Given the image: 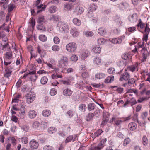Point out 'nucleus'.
Masks as SVG:
<instances>
[{"instance_id":"60","label":"nucleus","mask_w":150,"mask_h":150,"mask_svg":"<svg viewBox=\"0 0 150 150\" xmlns=\"http://www.w3.org/2000/svg\"><path fill=\"white\" fill-rule=\"evenodd\" d=\"M130 139L129 138L125 139L124 141V145H126L129 144L130 142Z\"/></svg>"},{"instance_id":"42","label":"nucleus","mask_w":150,"mask_h":150,"mask_svg":"<svg viewBox=\"0 0 150 150\" xmlns=\"http://www.w3.org/2000/svg\"><path fill=\"white\" fill-rule=\"evenodd\" d=\"M56 130V129L53 127H50L48 129V132L50 134H52L55 132Z\"/></svg>"},{"instance_id":"28","label":"nucleus","mask_w":150,"mask_h":150,"mask_svg":"<svg viewBox=\"0 0 150 150\" xmlns=\"http://www.w3.org/2000/svg\"><path fill=\"white\" fill-rule=\"evenodd\" d=\"M79 110L83 112L86 109V107L85 104H81L79 106Z\"/></svg>"},{"instance_id":"54","label":"nucleus","mask_w":150,"mask_h":150,"mask_svg":"<svg viewBox=\"0 0 150 150\" xmlns=\"http://www.w3.org/2000/svg\"><path fill=\"white\" fill-rule=\"evenodd\" d=\"M22 91L23 92L28 91H29L28 86L26 85H23L22 87Z\"/></svg>"},{"instance_id":"6","label":"nucleus","mask_w":150,"mask_h":150,"mask_svg":"<svg viewBox=\"0 0 150 150\" xmlns=\"http://www.w3.org/2000/svg\"><path fill=\"white\" fill-rule=\"evenodd\" d=\"M29 146L31 148L36 149L38 147V142L34 139L32 140L29 142Z\"/></svg>"},{"instance_id":"34","label":"nucleus","mask_w":150,"mask_h":150,"mask_svg":"<svg viewBox=\"0 0 150 150\" xmlns=\"http://www.w3.org/2000/svg\"><path fill=\"white\" fill-rule=\"evenodd\" d=\"M122 40L120 38H117L112 39L111 42L113 44L120 43L122 42Z\"/></svg>"},{"instance_id":"7","label":"nucleus","mask_w":150,"mask_h":150,"mask_svg":"<svg viewBox=\"0 0 150 150\" xmlns=\"http://www.w3.org/2000/svg\"><path fill=\"white\" fill-rule=\"evenodd\" d=\"M110 123H111L112 122H114V124L116 126H118L120 125V124L122 123L123 121L121 120H117L116 118L113 117L111 119L110 121Z\"/></svg>"},{"instance_id":"4","label":"nucleus","mask_w":150,"mask_h":150,"mask_svg":"<svg viewBox=\"0 0 150 150\" xmlns=\"http://www.w3.org/2000/svg\"><path fill=\"white\" fill-rule=\"evenodd\" d=\"M68 59L66 57H63L59 62L58 66L60 68H63L68 64Z\"/></svg>"},{"instance_id":"52","label":"nucleus","mask_w":150,"mask_h":150,"mask_svg":"<svg viewBox=\"0 0 150 150\" xmlns=\"http://www.w3.org/2000/svg\"><path fill=\"white\" fill-rule=\"evenodd\" d=\"M135 80L134 79L131 78L129 79L128 83L129 85L130 86L133 84L135 82Z\"/></svg>"},{"instance_id":"14","label":"nucleus","mask_w":150,"mask_h":150,"mask_svg":"<svg viewBox=\"0 0 150 150\" xmlns=\"http://www.w3.org/2000/svg\"><path fill=\"white\" fill-rule=\"evenodd\" d=\"M38 22L39 24H42L43 23H46L47 21L45 19L44 16L42 15L40 16L38 18Z\"/></svg>"},{"instance_id":"40","label":"nucleus","mask_w":150,"mask_h":150,"mask_svg":"<svg viewBox=\"0 0 150 150\" xmlns=\"http://www.w3.org/2000/svg\"><path fill=\"white\" fill-rule=\"evenodd\" d=\"M105 42V40L103 38H100L97 40L98 43L100 45L103 44Z\"/></svg>"},{"instance_id":"35","label":"nucleus","mask_w":150,"mask_h":150,"mask_svg":"<svg viewBox=\"0 0 150 150\" xmlns=\"http://www.w3.org/2000/svg\"><path fill=\"white\" fill-rule=\"evenodd\" d=\"M94 116V114L93 113H89L86 116V120L87 121H89L91 120L92 119L93 117Z\"/></svg>"},{"instance_id":"9","label":"nucleus","mask_w":150,"mask_h":150,"mask_svg":"<svg viewBox=\"0 0 150 150\" xmlns=\"http://www.w3.org/2000/svg\"><path fill=\"white\" fill-rule=\"evenodd\" d=\"M137 16L136 13H134L129 17V20L131 23L136 22L137 20Z\"/></svg>"},{"instance_id":"25","label":"nucleus","mask_w":150,"mask_h":150,"mask_svg":"<svg viewBox=\"0 0 150 150\" xmlns=\"http://www.w3.org/2000/svg\"><path fill=\"white\" fill-rule=\"evenodd\" d=\"M21 141L22 143L23 144H27L28 142V136L25 135L21 137Z\"/></svg>"},{"instance_id":"37","label":"nucleus","mask_w":150,"mask_h":150,"mask_svg":"<svg viewBox=\"0 0 150 150\" xmlns=\"http://www.w3.org/2000/svg\"><path fill=\"white\" fill-rule=\"evenodd\" d=\"M39 39L42 42H45L47 40V37L44 35H41L39 37Z\"/></svg>"},{"instance_id":"45","label":"nucleus","mask_w":150,"mask_h":150,"mask_svg":"<svg viewBox=\"0 0 150 150\" xmlns=\"http://www.w3.org/2000/svg\"><path fill=\"white\" fill-rule=\"evenodd\" d=\"M129 103H131V106H132L136 104L137 103V102L136 100L134 98H132L129 101Z\"/></svg>"},{"instance_id":"43","label":"nucleus","mask_w":150,"mask_h":150,"mask_svg":"<svg viewBox=\"0 0 150 150\" xmlns=\"http://www.w3.org/2000/svg\"><path fill=\"white\" fill-rule=\"evenodd\" d=\"M5 56L6 58L8 59H11L12 57V53L11 52H7L6 53Z\"/></svg>"},{"instance_id":"41","label":"nucleus","mask_w":150,"mask_h":150,"mask_svg":"<svg viewBox=\"0 0 150 150\" xmlns=\"http://www.w3.org/2000/svg\"><path fill=\"white\" fill-rule=\"evenodd\" d=\"M105 74H104L100 73L96 74L95 75L96 78L99 79L103 78Z\"/></svg>"},{"instance_id":"51","label":"nucleus","mask_w":150,"mask_h":150,"mask_svg":"<svg viewBox=\"0 0 150 150\" xmlns=\"http://www.w3.org/2000/svg\"><path fill=\"white\" fill-rule=\"evenodd\" d=\"M92 85L93 87L97 88H102L103 87V85L102 84H100V83L96 84L95 83H93L92 84Z\"/></svg>"},{"instance_id":"20","label":"nucleus","mask_w":150,"mask_h":150,"mask_svg":"<svg viewBox=\"0 0 150 150\" xmlns=\"http://www.w3.org/2000/svg\"><path fill=\"white\" fill-rule=\"evenodd\" d=\"M89 54L90 53L87 50H86L84 52H83L81 56L82 59L84 60L89 55Z\"/></svg>"},{"instance_id":"53","label":"nucleus","mask_w":150,"mask_h":150,"mask_svg":"<svg viewBox=\"0 0 150 150\" xmlns=\"http://www.w3.org/2000/svg\"><path fill=\"white\" fill-rule=\"evenodd\" d=\"M57 91L54 88L51 89L50 90V94L51 96H54L57 93Z\"/></svg>"},{"instance_id":"33","label":"nucleus","mask_w":150,"mask_h":150,"mask_svg":"<svg viewBox=\"0 0 150 150\" xmlns=\"http://www.w3.org/2000/svg\"><path fill=\"white\" fill-rule=\"evenodd\" d=\"M49 20L54 21H57L59 20V18L58 16L55 15H52L50 16Z\"/></svg>"},{"instance_id":"48","label":"nucleus","mask_w":150,"mask_h":150,"mask_svg":"<svg viewBox=\"0 0 150 150\" xmlns=\"http://www.w3.org/2000/svg\"><path fill=\"white\" fill-rule=\"evenodd\" d=\"M53 41L55 44H58L60 42V40L58 37L55 36L54 38Z\"/></svg>"},{"instance_id":"16","label":"nucleus","mask_w":150,"mask_h":150,"mask_svg":"<svg viewBox=\"0 0 150 150\" xmlns=\"http://www.w3.org/2000/svg\"><path fill=\"white\" fill-rule=\"evenodd\" d=\"M35 7H36L37 8L38 10L41 8V10H39L37 11V13H38L41 12L42 11L44 10L46 8V5H44L43 6V4H42L40 5H38L37 6H36Z\"/></svg>"},{"instance_id":"61","label":"nucleus","mask_w":150,"mask_h":150,"mask_svg":"<svg viewBox=\"0 0 150 150\" xmlns=\"http://www.w3.org/2000/svg\"><path fill=\"white\" fill-rule=\"evenodd\" d=\"M81 76L83 79H86L88 76V74L87 72H84L81 74Z\"/></svg>"},{"instance_id":"63","label":"nucleus","mask_w":150,"mask_h":150,"mask_svg":"<svg viewBox=\"0 0 150 150\" xmlns=\"http://www.w3.org/2000/svg\"><path fill=\"white\" fill-rule=\"evenodd\" d=\"M9 47H10L8 43H7L3 46L2 50H6V48H9Z\"/></svg>"},{"instance_id":"13","label":"nucleus","mask_w":150,"mask_h":150,"mask_svg":"<svg viewBox=\"0 0 150 150\" xmlns=\"http://www.w3.org/2000/svg\"><path fill=\"white\" fill-rule=\"evenodd\" d=\"M72 91L69 89H65L63 91V94L66 96H70L72 93Z\"/></svg>"},{"instance_id":"39","label":"nucleus","mask_w":150,"mask_h":150,"mask_svg":"<svg viewBox=\"0 0 150 150\" xmlns=\"http://www.w3.org/2000/svg\"><path fill=\"white\" fill-rule=\"evenodd\" d=\"M148 142V140L147 137L146 135H144L142 138V143L144 145H146Z\"/></svg>"},{"instance_id":"12","label":"nucleus","mask_w":150,"mask_h":150,"mask_svg":"<svg viewBox=\"0 0 150 150\" xmlns=\"http://www.w3.org/2000/svg\"><path fill=\"white\" fill-rule=\"evenodd\" d=\"M70 32L74 37H77L79 35V32L75 28H71Z\"/></svg>"},{"instance_id":"47","label":"nucleus","mask_w":150,"mask_h":150,"mask_svg":"<svg viewBox=\"0 0 150 150\" xmlns=\"http://www.w3.org/2000/svg\"><path fill=\"white\" fill-rule=\"evenodd\" d=\"M44 150H54L53 147L50 145H46L44 147Z\"/></svg>"},{"instance_id":"15","label":"nucleus","mask_w":150,"mask_h":150,"mask_svg":"<svg viewBox=\"0 0 150 150\" xmlns=\"http://www.w3.org/2000/svg\"><path fill=\"white\" fill-rule=\"evenodd\" d=\"M94 64L97 65H100L101 64V60L100 57H96L94 58L93 60Z\"/></svg>"},{"instance_id":"11","label":"nucleus","mask_w":150,"mask_h":150,"mask_svg":"<svg viewBox=\"0 0 150 150\" xmlns=\"http://www.w3.org/2000/svg\"><path fill=\"white\" fill-rule=\"evenodd\" d=\"M101 48L99 45L94 46L92 48L93 51L96 54H99L101 52Z\"/></svg>"},{"instance_id":"3","label":"nucleus","mask_w":150,"mask_h":150,"mask_svg":"<svg viewBox=\"0 0 150 150\" xmlns=\"http://www.w3.org/2000/svg\"><path fill=\"white\" fill-rule=\"evenodd\" d=\"M76 45L74 42H70L66 46V49L69 52H73L76 49Z\"/></svg>"},{"instance_id":"26","label":"nucleus","mask_w":150,"mask_h":150,"mask_svg":"<svg viewBox=\"0 0 150 150\" xmlns=\"http://www.w3.org/2000/svg\"><path fill=\"white\" fill-rule=\"evenodd\" d=\"M73 6L71 4H66L64 5V9L65 10H70L73 8Z\"/></svg>"},{"instance_id":"27","label":"nucleus","mask_w":150,"mask_h":150,"mask_svg":"<svg viewBox=\"0 0 150 150\" xmlns=\"http://www.w3.org/2000/svg\"><path fill=\"white\" fill-rule=\"evenodd\" d=\"M57 11V7L55 6H51L49 8V11L51 13H54Z\"/></svg>"},{"instance_id":"38","label":"nucleus","mask_w":150,"mask_h":150,"mask_svg":"<svg viewBox=\"0 0 150 150\" xmlns=\"http://www.w3.org/2000/svg\"><path fill=\"white\" fill-rule=\"evenodd\" d=\"M97 8L96 5L95 4H91L90 5L89 8L90 11H94Z\"/></svg>"},{"instance_id":"46","label":"nucleus","mask_w":150,"mask_h":150,"mask_svg":"<svg viewBox=\"0 0 150 150\" xmlns=\"http://www.w3.org/2000/svg\"><path fill=\"white\" fill-rule=\"evenodd\" d=\"M74 137L73 136H69L66 139L65 142L66 143H68L73 140Z\"/></svg>"},{"instance_id":"50","label":"nucleus","mask_w":150,"mask_h":150,"mask_svg":"<svg viewBox=\"0 0 150 150\" xmlns=\"http://www.w3.org/2000/svg\"><path fill=\"white\" fill-rule=\"evenodd\" d=\"M20 110L21 113L22 115H24L25 113V108L23 105H21L20 108Z\"/></svg>"},{"instance_id":"1","label":"nucleus","mask_w":150,"mask_h":150,"mask_svg":"<svg viewBox=\"0 0 150 150\" xmlns=\"http://www.w3.org/2000/svg\"><path fill=\"white\" fill-rule=\"evenodd\" d=\"M57 28L62 33H66L69 32V28L68 25L63 22H59L57 24Z\"/></svg>"},{"instance_id":"44","label":"nucleus","mask_w":150,"mask_h":150,"mask_svg":"<svg viewBox=\"0 0 150 150\" xmlns=\"http://www.w3.org/2000/svg\"><path fill=\"white\" fill-rule=\"evenodd\" d=\"M108 72L110 74H114L115 73V71L114 68L111 67L108 70Z\"/></svg>"},{"instance_id":"8","label":"nucleus","mask_w":150,"mask_h":150,"mask_svg":"<svg viewBox=\"0 0 150 150\" xmlns=\"http://www.w3.org/2000/svg\"><path fill=\"white\" fill-rule=\"evenodd\" d=\"M84 11L83 8L80 6H77L75 8V13L77 15H80Z\"/></svg>"},{"instance_id":"31","label":"nucleus","mask_w":150,"mask_h":150,"mask_svg":"<svg viewBox=\"0 0 150 150\" xmlns=\"http://www.w3.org/2000/svg\"><path fill=\"white\" fill-rule=\"evenodd\" d=\"M51 113V111L49 110H45L43 111L42 115L43 116L48 117Z\"/></svg>"},{"instance_id":"55","label":"nucleus","mask_w":150,"mask_h":150,"mask_svg":"<svg viewBox=\"0 0 150 150\" xmlns=\"http://www.w3.org/2000/svg\"><path fill=\"white\" fill-rule=\"evenodd\" d=\"M85 35L86 36H92L93 35V33L91 31H88L85 33Z\"/></svg>"},{"instance_id":"56","label":"nucleus","mask_w":150,"mask_h":150,"mask_svg":"<svg viewBox=\"0 0 150 150\" xmlns=\"http://www.w3.org/2000/svg\"><path fill=\"white\" fill-rule=\"evenodd\" d=\"M51 77L53 79H56L59 78H61L62 76L61 75L54 74L52 75Z\"/></svg>"},{"instance_id":"29","label":"nucleus","mask_w":150,"mask_h":150,"mask_svg":"<svg viewBox=\"0 0 150 150\" xmlns=\"http://www.w3.org/2000/svg\"><path fill=\"white\" fill-rule=\"evenodd\" d=\"M104 147V146L103 144H102L101 143L99 145H98L93 148H92V149L93 150H101Z\"/></svg>"},{"instance_id":"10","label":"nucleus","mask_w":150,"mask_h":150,"mask_svg":"<svg viewBox=\"0 0 150 150\" xmlns=\"http://www.w3.org/2000/svg\"><path fill=\"white\" fill-rule=\"evenodd\" d=\"M36 112L33 110H30L28 113V115L29 118L30 119L34 118L36 116Z\"/></svg>"},{"instance_id":"49","label":"nucleus","mask_w":150,"mask_h":150,"mask_svg":"<svg viewBox=\"0 0 150 150\" xmlns=\"http://www.w3.org/2000/svg\"><path fill=\"white\" fill-rule=\"evenodd\" d=\"M15 6V5L13 4H11L8 7V12H10L12 11L13 9Z\"/></svg>"},{"instance_id":"24","label":"nucleus","mask_w":150,"mask_h":150,"mask_svg":"<svg viewBox=\"0 0 150 150\" xmlns=\"http://www.w3.org/2000/svg\"><path fill=\"white\" fill-rule=\"evenodd\" d=\"M72 21L73 23L77 26H79L81 24V20L76 18H74L73 19Z\"/></svg>"},{"instance_id":"59","label":"nucleus","mask_w":150,"mask_h":150,"mask_svg":"<svg viewBox=\"0 0 150 150\" xmlns=\"http://www.w3.org/2000/svg\"><path fill=\"white\" fill-rule=\"evenodd\" d=\"M43 136V134H41L39 135L38 136V138L40 139V141L42 143L44 141V139L42 137Z\"/></svg>"},{"instance_id":"30","label":"nucleus","mask_w":150,"mask_h":150,"mask_svg":"<svg viewBox=\"0 0 150 150\" xmlns=\"http://www.w3.org/2000/svg\"><path fill=\"white\" fill-rule=\"evenodd\" d=\"M48 81V79L45 76L42 77L40 80L41 83L42 85L46 84Z\"/></svg>"},{"instance_id":"62","label":"nucleus","mask_w":150,"mask_h":150,"mask_svg":"<svg viewBox=\"0 0 150 150\" xmlns=\"http://www.w3.org/2000/svg\"><path fill=\"white\" fill-rule=\"evenodd\" d=\"M53 69L54 70H53V71L55 72L58 75V74L59 72V71H60L61 72H62V70H60V69L58 68H54Z\"/></svg>"},{"instance_id":"57","label":"nucleus","mask_w":150,"mask_h":150,"mask_svg":"<svg viewBox=\"0 0 150 150\" xmlns=\"http://www.w3.org/2000/svg\"><path fill=\"white\" fill-rule=\"evenodd\" d=\"M71 61L76 62L78 60V57L75 55H73L71 57Z\"/></svg>"},{"instance_id":"21","label":"nucleus","mask_w":150,"mask_h":150,"mask_svg":"<svg viewBox=\"0 0 150 150\" xmlns=\"http://www.w3.org/2000/svg\"><path fill=\"white\" fill-rule=\"evenodd\" d=\"M102 132L103 131L101 129H99L95 132L94 134H92V137L93 138H95L97 137H98L100 135Z\"/></svg>"},{"instance_id":"18","label":"nucleus","mask_w":150,"mask_h":150,"mask_svg":"<svg viewBox=\"0 0 150 150\" xmlns=\"http://www.w3.org/2000/svg\"><path fill=\"white\" fill-rule=\"evenodd\" d=\"M128 127L130 130L133 131L137 128V125L135 123L131 122L128 125Z\"/></svg>"},{"instance_id":"58","label":"nucleus","mask_w":150,"mask_h":150,"mask_svg":"<svg viewBox=\"0 0 150 150\" xmlns=\"http://www.w3.org/2000/svg\"><path fill=\"white\" fill-rule=\"evenodd\" d=\"M52 50L54 51H59V47L57 45H53L52 47Z\"/></svg>"},{"instance_id":"64","label":"nucleus","mask_w":150,"mask_h":150,"mask_svg":"<svg viewBox=\"0 0 150 150\" xmlns=\"http://www.w3.org/2000/svg\"><path fill=\"white\" fill-rule=\"evenodd\" d=\"M122 58L125 59L127 60L128 59V54L127 53H125L122 56Z\"/></svg>"},{"instance_id":"23","label":"nucleus","mask_w":150,"mask_h":150,"mask_svg":"<svg viewBox=\"0 0 150 150\" xmlns=\"http://www.w3.org/2000/svg\"><path fill=\"white\" fill-rule=\"evenodd\" d=\"M6 24L4 23L1 26H0V30H4L9 32V28L8 26L7 25L6 26Z\"/></svg>"},{"instance_id":"2","label":"nucleus","mask_w":150,"mask_h":150,"mask_svg":"<svg viewBox=\"0 0 150 150\" xmlns=\"http://www.w3.org/2000/svg\"><path fill=\"white\" fill-rule=\"evenodd\" d=\"M35 94L33 92L27 93L25 96L26 102L28 104L32 103L35 99Z\"/></svg>"},{"instance_id":"5","label":"nucleus","mask_w":150,"mask_h":150,"mask_svg":"<svg viewBox=\"0 0 150 150\" xmlns=\"http://www.w3.org/2000/svg\"><path fill=\"white\" fill-rule=\"evenodd\" d=\"M130 78V75L129 73L125 69V72L122 74L120 76V80L122 81L123 80H128Z\"/></svg>"},{"instance_id":"22","label":"nucleus","mask_w":150,"mask_h":150,"mask_svg":"<svg viewBox=\"0 0 150 150\" xmlns=\"http://www.w3.org/2000/svg\"><path fill=\"white\" fill-rule=\"evenodd\" d=\"M114 77L113 75L108 76L105 80V82L107 83H110L113 81Z\"/></svg>"},{"instance_id":"19","label":"nucleus","mask_w":150,"mask_h":150,"mask_svg":"<svg viewBox=\"0 0 150 150\" xmlns=\"http://www.w3.org/2000/svg\"><path fill=\"white\" fill-rule=\"evenodd\" d=\"M40 126V123L38 122L35 121L32 124L33 129L34 130H38Z\"/></svg>"},{"instance_id":"32","label":"nucleus","mask_w":150,"mask_h":150,"mask_svg":"<svg viewBox=\"0 0 150 150\" xmlns=\"http://www.w3.org/2000/svg\"><path fill=\"white\" fill-rule=\"evenodd\" d=\"M95 107V105L94 103H90L88 105V109L89 111L93 110Z\"/></svg>"},{"instance_id":"17","label":"nucleus","mask_w":150,"mask_h":150,"mask_svg":"<svg viewBox=\"0 0 150 150\" xmlns=\"http://www.w3.org/2000/svg\"><path fill=\"white\" fill-rule=\"evenodd\" d=\"M98 32L100 35L102 36L105 35L106 33L105 29L103 27L100 28L98 29Z\"/></svg>"},{"instance_id":"36","label":"nucleus","mask_w":150,"mask_h":150,"mask_svg":"<svg viewBox=\"0 0 150 150\" xmlns=\"http://www.w3.org/2000/svg\"><path fill=\"white\" fill-rule=\"evenodd\" d=\"M21 95L18 94L15 96L14 97V98L12 100V102L13 103L18 102L19 100L18 99L21 98Z\"/></svg>"}]
</instances>
